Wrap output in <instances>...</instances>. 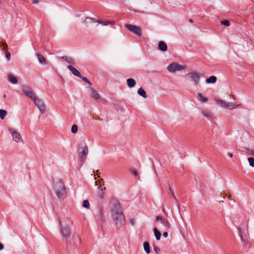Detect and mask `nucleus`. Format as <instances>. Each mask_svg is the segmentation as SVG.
Returning <instances> with one entry per match:
<instances>
[{
	"mask_svg": "<svg viewBox=\"0 0 254 254\" xmlns=\"http://www.w3.org/2000/svg\"><path fill=\"white\" fill-rule=\"evenodd\" d=\"M60 223L61 225H62L61 221L60 222Z\"/></svg>",
	"mask_w": 254,
	"mask_h": 254,
	"instance_id": "49",
	"label": "nucleus"
},
{
	"mask_svg": "<svg viewBox=\"0 0 254 254\" xmlns=\"http://www.w3.org/2000/svg\"><path fill=\"white\" fill-rule=\"evenodd\" d=\"M143 248L145 252L147 254H149L150 252V245L148 242H145L143 243Z\"/></svg>",
	"mask_w": 254,
	"mask_h": 254,
	"instance_id": "25",
	"label": "nucleus"
},
{
	"mask_svg": "<svg viewBox=\"0 0 254 254\" xmlns=\"http://www.w3.org/2000/svg\"><path fill=\"white\" fill-rule=\"evenodd\" d=\"M102 23H101V24H103L104 25H107L109 24V22H108V21L103 22L102 21Z\"/></svg>",
	"mask_w": 254,
	"mask_h": 254,
	"instance_id": "42",
	"label": "nucleus"
},
{
	"mask_svg": "<svg viewBox=\"0 0 254 254\" xmlns=\"http://www.w3.org/2000/svg\"><path fill=\"white\" fill-rule=\"evenodd\" d=\"M168 235V234L167 232H164L163 234V236L165 238L167 237Z\"/></svg>",
	"mask_w": 254,
	"mask_h": 254,
	"instance_id": "43",
	"label": "nucleus"
},
{
	"mask_svg": "<svg viewBox=\"0 0 254 254\" xmlns=\"http://www.w3.org/2000/svg\"><path fill=\"white\" fill-rule=\"evenodd\" d=\"M186 76L191 78V80L194 82L195 85H197L199 83L200 80V76L197 73L194 72H190L187 73Z\"/></svg>",
	"mask_w": 254,
	"mask_h": 254,
	"instance_id": "9",
	"label": "nucleus"
},
{
	"mask_svg": "<svg viewBox=\"0 0 254 254\" xmlns=\"http://www.w3.org/2000/svg\"><path fill=\"white\" fill-rule=\"evenodd\" d=\"M7 115V112L5 110L0 109V118L2 120H3L5 116Z\"/></svg>",
	"mask_w": 254,
	"mask_h": 254,
	"instance_id": "29",
	"label": "nucleus"
},
{
	"mask_svg": "<svg viewBox=\"0 0 254 254\" xmlns=\"http://www.w3.org/2000/svg\"><path fill=\"white\" fill-rule=\"evenodd\" d=\"M217 80V78L215 76H211L209 78H207L206 80V82L208 84L214 83Z\"/></svg>",
	"mask_w": 254,
	"mask_h": 254,
	"instance_id": "22",
	"label": "nucleus"
},
{
	"mask_svg": "<svg viewBox=\"0 0 254 254\" xmlns=\"http://www.w3.org/2000/svg\"><path fill=\"white\" fill-rule=\"evenodd\" d=\"M154 251L156 254H159L161 251L160 249L157 246H155L154 247Z\"/></svg>",
	"mask_w": 254,
	"mask_h": 254,
	"instance_id": "39",
	"label": "nucleus"
},
{
	"mask_svg": "<svg viewBox=\"0 0 254 254\" xmlns=\"http://www.w3.org/2000/svg\"><path fill=\"white\" fill-rule=\"evenodd\" d=\"M8 80L12 84H16L18 82L17 78L11 74H8Z\"/></svg>",
	"mask_w": 254,
	"mask_h": 254,
	"instance_id": "20",
	"label": "nucleus"
},
{
	"mask_svg": "<svg viewBox=\"0 0 254 254\" xmlns=\"http://www.w3.org/2000/svg\"><path fill=\"white\" fill-rule=\"evenodd\" d=\"M77 130H78V127H77V125H72V126L71 127V132L72 133H76L77 131Z\"/></svg>",
	"mask_w": 254,
	"mask_h": 254,
	"instance_id": "32",
	"label": "nucleus"
},
{
	"mask_svg": "<svg viewBox=\"0 0 254 254\" xmlns=\"http://www.w3.org/2000/svg\"><path fill=\"white\" fill-rule=\"evenodd\" d=\"M83 22L85 24V26L86 27L89 26L90 24L92 23L97 22L98 23H102L101 20L91 18L90 17H86L84 20Z\"/></svg>",
	"mask_w": 254,
	"mask_h": 254,
	"instance_id": "10",
	"label": "nucleus"
},
{
	"mask_svg": "<svg viewBox=\"0 0 254 254\" xmlns=\"http://www.w3.org/2000/svg\"><path fill=\"white\" fill-rule=\"evenodd\" d=\"M9 131L11 133L13 140L17 142L20 141L21 136L18 132L13 130V129L11 128L9 129Z\"/></svg>",
	"mask_w": 254,
	"mask_h": 254,
	"instance_id": "14",
	"label": "nucleus"
},
{
	"mask_svg": "<svg viewBox=\"0 0 254 254\" xmlns=\"http://www.w3.org/2000/svg\"><path fill=\"white\" fill-rule=\"evenodd\" d=\"M228 156H230V157H231V158L233 157V154H232V153H230V152H229V153H228Z\"/></svg>",
	"mask_w": 254,
	"mask_h": 254,
	"instance_id": "46",
	"label": "nucleus"
},
{
	"mask_svg": "<svg viewBox=\"0 0 254 254\" xmlns=\"http://www.w3.org/2000/svg\"><path fill=\"white\" fill-rule=\"evenodd\" d=\"M197 95L199 97V100L200 102L206 103L208 101V98L206 97H204L202 94L199 93L197 94Z\"/></svg>",
	"mask_w": 254,
	"mask_h": 254,
	"instance_id": "28",
	"label": "nucleus"
},
{
	"mask_svg": "<svg viewBox=\"0 0 254 254\" xmlns=\"http://www.w3.org/2000/svg\"><path fill=\"white\" fill-rule=\"evenodd\" d=\"M83 206L86 208H89L90 204L88 200H84L83 202Z\"/></svg>",
	"mask_w": 254,
	"mask_h": 254,
	"instance_id": "31",
	"label": "nucleus"
},
{
	"mask_svg": "<svg viewBox=\"0 0 254 254\" xmlns=\"http://www.w3.org/2000/svg\"><path fill=\"white\" fill-rule=\"evenodd\" d=\"M248 160L250 165L252 167H254V158L249 157Z\"/></svg>",
	"mask_w": 254,
	"mask_h": 254,
	"instance_id": "33",
	"label": "nucleus"
},
{
	"mask_svg": "<svg viewBox=\"0 0 254 254\" xmlns=\"http://www.w3.org/2000/svg\"><path fill=\"white\" fill-rule=\"evenodd\" d=\"M218 105L229 110H232L236 108V106L232 103L226 102L224 100L218 99L216 100Z\"/></svg>",
	"mask_w": 254,
	"mask_h": 254,
	"instance_id": "8",
	"label": "nucleus"
},
{
	"mask_svg": "<svg viewBox=\"0 0 254 254\" xmlns=\"http://www.w3.org/2000/svg\"><path fill=\"white\" fill-rule=\"evenodd\" d=\"M137 93L144 98H146L147 97L146 92L142 87H140L138 89Z\"/></svg>",
	"mask_w": 254,
	"mask_h": 254,
	"instance_id": "21",
	"label": "nucleus"
},
{
	"mask_svg": "<svg viewBox=\"0 0 254 254\" xmlns=\"http://www.w3.org/2000/svg\"><path fill=\"white\" fill-rule=\"evenodd\" d=\"M91 90L92 91V97L96 100L99 99L100 98V96L99 94V93L97 92V91L91 89Z\"/></svg>",
	"mask_w": 254,
	"mask_h": 254,
	"instance_id": "26",
	"label": "nucleus"
},
{
	"mask_svg": "<svg viewBox=\"0 0 254 254\" xmlns=\"http://www.w3.org/2000/svg\"><path fill=\"white\" fill-rule=\"evenodd\" d=\"M130 224H131L132 225H133L135 223V220L133 219H131L130 220Z\"/></svg>",
	"mask_w": 254,
	"mask_h": 254,
	"instance_id": "44",
	"label": "nucleus"
},
{
	"mask_svg": "<svg viewBox=\"0 0 254 254\" xmlns=\"http://www.w3.org/2000/svg\"><path fill=\"white\" fill-rule=\"evenodd\" d=\"M153 232L156 240H160L161 236V233L158 230V229L156 227L153 228Z\"/></svg>",
	"mask_w": 254,
	"mask_h": 254,
	"instance_id": "24",
	"label": "nucleus"
},
{
	"mask_svg": "<svg viewBox=\"0 0 254 254\" xmlns=\"http://www.w3.org/2000/svg\"><path fill=\"white\" fill-rule=\"evenodd\" d=\"M238 231H239V236L241 238V242L244 245H246L248 243V242L247 240H245L244 238H243L242 235V230H241V228L240 227H238L237 228Z\"/></svg>",
	"mask_w": 254,
	"mask_h": 254,
	"instance_id": "23",
	"label": "nucleus"
},
{
	"mask_svg": "<svg viewBox=\"0 0 254 254\" xmlns=\"http://www.w3.org/2000/svg\"><path fill=\"white\" fill-rule=\"evenodd\" d=\"M22 90L25 95L33 100L37 97L36 95L32 91L31 88L28 86H22Z\"/></svg>",
	"mask_w": 254,
	"mask_h": 254,
	"instance_id": "4",
	"label": "nucleus"
},
{
	"mask_svg": "<svg viewBox=\"0 0 254 254\" xmlns=\"http://www.w3.org/2000/svg\"><path fill=\"white\" fill-rule=\"evenodd\" d=\"M33 101L35 105L38 108L40 112L42 113H44L46 111V108L43 101L37 97L33 100Z\"/></svg>",
	"mask_w": 254,
	"mask_h": 254,
	"instance_id": "7",
	"label": "nucleus"
},
{
	"mask_svg": "<svg viewBox=\"0 0 254 254\" xmlns=\"http://www.w3.org/2000/svg\"><path fill=\"white\" fill-rule=\"evenodd\" d=\"M7 46L6 43H0V48L2 50L5 49L7 48Z\"/></svg>",
	"mask_w": 254,
	"mask_h": 254,
	"instance_id": "36",
	"label": "nucleus"
},
{
	"mask_svg": "<svg viewBox=\"0 0 254 254\" xmlns=\"http://www.w3.org/2000/svg\"><path fill=\"white\" fill-rule=\"evenodd\" d=\"M3 249V245L2 244L0 243V251L2 250Z\"/></svg>",
	"mask_w": 254,
	"mask_h": 254,
	"instance_id": "45",
	"label": "nucleus"
},
{
	"mask_svg": "<svg viewBox=\"0 0 254 254\" xmlns=\"http://www.w3.org/2000/svg\"><path fill=\"white\" fill-rule=\"evenodd\" d=\"M193 21V19H189V22H190V23H192Z\"/></svg>",
	"mask_w": 254,
	"mask_h": 254,
	"instance_id": "47",
	"label": "nucleus"
},
{
	"mask_svg": "<svg viewBox=\"0 0 254 254\" xmlns=\"http://www.w3.org/2000/svg\"><path fill=\"white\" fill-rule=\"evenodd\" d=\"M130 171L134 177H136L138 176V173L135 169H131Z\"/></svg>",
	"mask_w": 254,
	"mask_h": 254,
	"instance_id": "37",
	"label": "nucleus"
},
{
	"mask_svg": "<svg viewBox=\"0 0 254 254\" xmlns=\"http://www.w3.org/2000/svg\"><path fill=\"white\" fill-rule=\"evenodd\" d=\"M61 231L62 235L65 238H69L70 236V231L67 225L61 226Z\"/></svg>",
	"mask_w": 254,
	"mask_h": 254,
	"instance_id": "11",
	"label": "nucleus"
},
{
	"mask_svg": "<svg viewBox=\"0 0 254 254\" xmlns=\"http://www.w3.org/2000/svg\"><path fill=\"white\" fill-rule=\"evenodd\" d=\"M95 217L98 221H102L104 218V213L101 208L98 209L94 212Z\"/></svg>",
	"mask_w": 254,
	"mask_h": 254,
	"instance_id": "12",
	"label": "nucleus"
},
{
	"mask_svg": "<svg viewBox=\"0 0 254 254\" xmlns=\"http://www.w3.org/2000/svg\"><path fill=\"white\" fill-rule=\"evenodd\" d=\"M36 56L37 57L39 62L43 64H46V59L40 54H36Z\"/></svg>",
	"mask_w": 254,
	"mask_h": 254,
	"instance_id": "19",
	"label": "nucleus"
},
{
	"mask_svg": "<svg viewBox=\"0 0 254 254\" xmlns=\"http://www.w3.org/2000/svg\"><path fill=\"white\" fill-rule=\"evenodd\" d=\"M80 78L85 82L87 83L89 85H92L91 82L86 77L81 76Z\"/></svg>",
	"mask_w": 254,
	"mask_h": 254,
	"instance_id": "35",
	"label": "nucleus"
},
{
	"mask_svg": "<svg viewBox=\"0 0 254 254\" xmlns=\"http://www.w3.org/2000/svg\"><path fill=\"white\" fill-rule=\"evenodd\" d=\"M112 216L118 228H121L125 223V217L119 203L114 204L112 210Z\"/></svg>",
	"mask_w": 254,
	"mask_h": 254,
	"instance_id": "1",
	"label": "nucleus"
},
{
	"mask_svg": "<svg viewBox=\"0 0 254 254\" xmlns=\"http://www.w3.org/2000/svg\"><path fill=\"white\" fill-rule=\"evenodd\" d=\"M185 68L186 66H183L175 63L169 64L167 68V70L170 72H175L177 71L185 69Z\"/></svg>",
	"mask_w": 254,
	"mask_h": 254,
	"instance_id": "3",
	"label": "nucleus"
},
{
	"mask_svg": "<svg viewBox=\"0 0 254 254\" xmlns=\"http://www.w3.org/2000/svg\"><path fill=\"white\" fill-rule=\"evenodd\" d=\"M31 1L33 4H38L39 3L38 0H31Z\"/></svg>",
	"mask_w": 254,
	"mask_h": 254,
	"instance_id": "41",
	"label": "nucleus"
},
{
	"mask_svg": "<svg viewBox=\"0 0 254 254\" xmlns=\"http://www.w3.org/2000/svg\"><path fill=\"white\" fill-rule=\"evenodd\" d=\"M169 190L170 191V193H171V196L173 197V198L174 199V200H175L176 201H177V200H176V196L173 192V191H172V189H171L170 186L169 185Z\"/></svg>",
	"mask_w": 254,
	"mask_h": 254,
	"instance_id": "38",
	"label": "nucleus"
},
{
	"mask_svg": "<svg viewBox=\"0 0 254 254\" xmlns=\"http://www.w3.org/2000/svg\"><path fill=\"white\" fill-rule=\"evenodd\" d=\"M220 23L222 25H224L226 26H229L230 24L229 21L227 20H222L220 22Z\"/></svg>",
	"mask_w": 254,
	"mask_h": 254,
	"instance_id": "34",
	"label": "nucleus"
},
{
	"mask_svg": "<svg viewBox=\"0 0 254 254\" xmlns=\"http://www.w3.org/2000/svg\"><path fill=\"white\" fill-rule=\"evenodd\" d=\"M158 49L161 51L166 52L167 50V45L164 41H161L158 43Z\"/></svg>",
	"mask_w": 254,
	"mask_h": 254,
	"instance_id": "17",
	"label": "nucleus"
},
{
	"mask_svg": "<svg viewBox=\"0 0 254 254\" xmlns=\"http://www.w3.org/2000/svg\"><path fill=\"white\" fill-rule=\"evenodd\" d=\"M88 153V147L87 145H85L84 146L82 151L80 152L78 154L79 158L82 162L85 160L86 156L87 155Z\"/></svg>",
	"mask_w": 254,
	"mask_h": 254,
	"instance_id": "13",
	"label": "nucleus"
},
{
	"mask_svg": "<svg viewBox=\"0 0 254 254\" xmlns=\"http://www.w3.org/2000/svg\"><path fill=\"white\" fill-rule=\"evenodd\" d=\"M200 113L202 116L206 117L208 120L211 121L212 113L209 110L202 109L200 111Z\"/></svg>",
	"mask_w": 254,
	"mask_h": 254,
	"instance_id": "16",
	"label": "nucleus"
},
{
	"mask_svg": "<svg viewBox=\"0 0 254 254\" xmlns=\"http://www.w3.org/2000/svg\"><path fill=\"white\" fill-rule=\"evenodd\" d=\"M60 58L65 60L69 64H74L73 60L71 58L68 57L66 56H64L60 57Z\"/></svg>",
	"mask_w": 254,
	"mask_h": 254,
	"instance_id": "27",
	"label": "nucleus"
},
{
	"mask_svg": "<svg viewBox=\"0 0 254 254\" xmlns=\"http://www.w3.org/2000/svg\"><path fill=\"white\" fill-rule=\"evenodd\" d=\"M3 97H4V98H5V97H6V95H5V94H4V95H3Z\"/></svg>",
	"mask_w": 254,
	"mask_h": 254,
	"instance_id": "48",
	"label": "nucleus"
},
{
	"mask_svg": "<svg viewBox=\"0 0 254 254\" xmlns=\"http://www.w3.org/2000/svg\"><path fill=\"white\" fill-rule=\"evenodd\" d=\"M156 221H160L161 223L163 225V228L162 229V230L168 231L171 228V225L168 221L165 218H163L161 216H157Z\"/></svg>",
	"mask_w": 254,
	"mask_h": 254,
	"instance_id": "6",
	"label": "nucleus"
},
{
	"mask_svg": "<svg viewBox=\"0 0 254 254\" xmlns=\"http://www.w3.org/2000/svg\"><path fill=\"white\" fill-rule=\"evenodd\" d=\"M10 53L9 52L7 51L5 52L6 58L8 61L10 59Z\"/></svg>",
	"mask_w": 254,
	"mask_h": 254,
	"instance_id": "40",
	"label": "nucleus"
},
{
	"mask_svg": "<svg viewBox=\"0 0 254 254\" xmlns=\"http://www.w3.org/2000/svg\"><path fill=\"white\" fill-rule=\"evenodd\" d=\"M127 86L129 88H133L136 85V81H135V80L134 79L131 78L127 79Z\"/></svg>",
	"mask_w": 254,
	"mask_h": 254,
	"instance_id": "18",
	"label": "nucleus"
},
{
	"mask_svg": "<svg viewBox=\"0 0 254 254\" xmlns=\"http://www.w3.org/2000/svg\"><path fill=\"white\" fill-rule=\"evenodd\" d=\"M125 27L130 31L136 34L138 36H141V28L136 25L131 24H126Z\"/></svg>",
	"mask_w": 254,
	"mask_h": 254,
	"instance_id": "5",
	"label": "nucleus"
},
{
	"mask_svg": "<svg viewBox=\"0 0 254 254\" xmlns=\"http://www.w3.org/2000/svg\"><path fill=\"white\" fill-rule=\"evenodd\" d=\"M54 189L56 193L60 199H64L66 196V190L61 180L57 179L54 181Z\"/></svg>",
	"mask_w": 254,
	"mask_h": 254,
	"instance_id": "2",
	"label": "nucleus"
},
{
	"mask_svg": "<svg viewBox=\"0 0 254 254\" xmlns=\"http://www.w3.org/2000/svg\"><path fill=\"white\" fill-rule=\"evenodd\" d=\"M67 68L69 69V70L74 75L80 77L81 76V75L80 73V72L75 68H74L72 65H68Z\"/></svg>",
	"mask_w": 254,
	"mask_h": 254,
	"instance_id": "15",
	"label": "nucleus"
},
{
	"mask_svg": "<svg viewBox=\"0 0 254 254\" xmlns=\"http://www.w3.org/2000/svg\"><path fill=\"white\" fill-rule=\"evenodd\" d=\"M245 152L247 154L249 155H252L254 156V150L252 149H250L249 148H245Z\"/></svg>",
	"mask_w": 254,
	"mask_h": 254,
	"instance_id": "30",
	"label": "nucleus"
}]
</instances>
